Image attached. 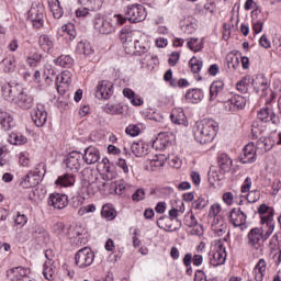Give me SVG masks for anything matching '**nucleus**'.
<instances>
[{
  "instance_id": "nucleus-1",
  "label": "nucleus",
  "mask_w": 281,
  "mask_h": 281,
  "mask_svg": "<svg viewBox=\"0 0 281 281\" xmlns=\"http://www.w3.org/2000/svg\"><path fill=\"white\" fill-rule=\"evenodd\" d=\"M258 214L261 227L251 228L247 234V244L250 249H261L265 241L269 240L273 232H276V220L273 218L276 211L273 207L261 204L258 209Z\"/></svg>"
},
{
  "instance_id": "nucleus-2",
  "label": "nucleus",
  "mask_w": 281,
  "mask_h": 281,
  "mask_svg": "<svg viewBox=\"0 0 281 281\" xmlns=\"http://www.w3.org/2000/svg\"><path fill=\"white\" fill-rule=\"evenodd\" d=\"M218 133V123L213 119H204L193 126V136L199 144H211Z\"/></svg>"
},
{
  "instance_id": "nucleus-3",
  "label": "nucleus",
  "mask_w": 281,
  "mask_h": 281,
  "mask_svg": "<svg viewBox=\"0 0 281 281\" xmlns=\"http://www.w3.org/2000/svg\"><path fill=\"white\" fill-rule=\"evenodd\" d=\"M126 19L123 14H114L110 18L97 13L93 19V27L99 34H113L120 25H124Z\"/></svg>"
},
{
  "instance_id": "nucleus-4",
  "label": "nucleus",
  "mask_w": 281,
  "mask_h": 281,
  "mask_svg": "<svg viewBox=\"0 0 281 281\" xmlns=\"http://www.w3.org/2000/svg\"><path fill=\"white\" fill-rule=\"evenodd\" d=\"M139 37L134 40V49L136 56H143L140 63H159V59L154 54H150V37L139 33Z\"/></svg>"
},
{
  "instance_id": "nucleus-5",
  "label": "nucleus",
  "mask_w": 281,
  "mask_h": 281,
  "mask_svg": "<svg viewBox=\"0 0 281 281\" xmlns=\"http://www.w3.org/2000/svg\"><path fill=\"white\" fill-rule=\"evenodd\" d=\"M207 256L209 265H211V267H221V265H225V260H227L225 244H223V241H217L212 245Z\"/></svg>"
},
{
  "instance_id": "nucleus-6",
  "label": "nucleus",
  "mask_w": 281,
  "mask_h": 281,
  "mask_svg": "<svg viewBox=\"0 0 281 281\" xmlns=\"http://www.w3.org/2000/svg\"><path fill=\"white\" fill-rule=\"evenodd\" d=\"M124 19L130 21V23H142V21H146V8L142 4H130L124 8Z\"/></svg>"
},
{
  "instance_id": "nucleus-7",
  "label": "nucleus",
  "mask_w": 281,
  "mask_h": 281,
  "mask_svg": "<svg viewBox=\"0 0 281 281\" xmlns=\"http://www.w3.org/2000/svg\"><path fill=\"white\" fill-rule=\"evenodd\" d=\"M251 87L255 89L257 93H262V95H268L267 102H272L276 98L271 88H269V80L263 77V75H257L256 77H251Z\"/></svg>"
},
{
  "instance_id": "nucleus-8",
  "label": "nucleus",
  "mask_w": 281,
  "mask_h": 281,
  "mask_svg": "<svg viewBox=\"0 0 281 281\" xmlns=\"http://www.w3.org/2000/svg\"><path fill=\"white\" fill-rule=\"evenodd\" d=\"M93 260H95V254L90 247L81 248L75 255V263L79 269H87V267H91L93 265Z\"/></svg>"
},
{
  "instance_id": "nucleus-9",
  "label": "nucleus",
  "mask_w": 281,
  "mask_h": 281,
  "mask_svg": "<svg viewBox=\"0 0 281 281\" xmlns=\"http://www.w3.org/2000/svg\"><path fill=\"white\" fill-rule=\"evenodd\" d=\"M41 168H45L43 165H38L34 170H31L26 176L22 178L21 186L22 188H34L38 186L45 177V173L41 171Z\"/></svg>"
},
{
  "instance_id": "nucleus-10",
  "label": "nucleus",
  "mask_w": 281,
  "mask_h": 281,
  "mask_svg": "<svg viewBox=\"0 0 281 281\" xmlns=\"http://www.w3.org/2000/svg\"><path fill=\"white\" fill-rule=\"evenodd\" d=\"M228 221L234 227H239L241 232L247 229V212L241 207H234L231 210Z\"/></svg>"
},
{
  "instance_id": "nucleus-11",
  "label": "nucleus",
  "mask_w": 281,
  "mask_h": 281,
  "mask_svg": "<svg viewBox=\"0 0 281 281\" xmlns=\"http://www.w3.org/2000/svg\"><path fill=\"white\" fill-rule=\"evenodd\" d=\"M67 170L78 172L85 166V154L80 151H71L64 161Z\"/></svg>"
},
{
  "instance_id": "nucleus-12",
  "label": "nucleus",
  "mask_w": 281,
  "mask_h": 281,
  "mask_svg": "<svg viewBox=\"0 0 281 281\" xmlns=\"http://www.w3.org/2000/svg\"><path fill=\"white\" fill-rule=\"evenodd\" d=\"M1 91L4 100L14 104L23 91V86L19 83H4Z\"/></svg>"
},
{
  "instance_id": "nucleus-13",
  "label": "nucleus",
  "mask_w": 281,
  "mask_h": 281,
  "mask_svg": "<svg viewBox=\"0 0 281 281\" xmlns=\"http://www.w3.org/2000/svg\"><path fill=\"white\" fill-rule=\"evenodd\" d=\"M64 238L74 245H85V228L80 225L68 226Z\"/></svg>"
},
{
  "instance_id": "nucleus-14",
  "label": "nucleus",
  "mask_w": 281,
  "mask_h": 281,
  "mask_svg": "<svg viewBox=\"0 0 281 281\" xmlns=\"http://www.w3.org/2000/svg\"><path fill=\"white\" fill-rule=\"evenodd\" d=\"M247 105V98L239 95V94H232L228 100L224 102L225 111L229 113H234V111H239L245 109Z\"/></svg>"
},
{
  "instance_id": "nucleus-15",
  "label": "nucleus",
  "mask_w": 281,
  "mask_h": 281,
  "mask_svg": "<svg viewBox=\"0 0 281 281\" xmlns=\"http://www.w3.org/2000/svg\"><path fill=\"white\" fill-rule=\"evenodd\" d=\"M27 18L34 27H43V5L41 3H33L29 10Z\"/></svg>"
},
{
  "instance_id": "nucleus-16",
  "label": "nucleus",
  "mask_w": 281,
  "mask_h": 281,
  "mask_svg": "<svg viewBox=\"0 0 281 281\" xmlns=\"http://www.w3.org/2000/svg\"><path fill=\"white\" fill-rule=\"evenodd\" d=\"M94 95L98 100H109L113 95V82L109 80L99 81Z\"/></svg>"
},
{
  "instance_id": "nucleus-17",
  "label": "nucleus",
  "mask_w": 281,
  "mask_h": 281,
  "mask_svg": "<svg viewBox=\"0 0 281 281\" xmlns=\"http://www.w3.org/2000/svg\"><path fill=\"white\" fill-rule=\"evenodd\" d=\"M72 74L69 70H64L61 74L56 76V87L60 95L67 93L69 87H71Z\"/></svg>"
},
{
  "instance_id": "nucleus-18",
  "label": "nucleus",
  "mask_w": 281,
  "mask_h": 281,
  "mask_svg": "<svg viewBox=\"0 0 281 281\" xmlns=\"http://www.w3.org/2000/svg\"><path fill=\"white\" fill-rule=\"evenodd\" d=\"M31 117L35 126L41 128L47 123V110L45 105L37 103L36 106L31 111Z\"/></svg>"
},
{
  "instance_id": "nucleus-19",
  "label": "nucleus",
  "mask_w": 281,
  "mask_h": 281,
  "mask_svg": "<svg viewBox=\"0 0 281 281\" xmlns=\"http://www.w3.org/2000/svg\"><path fill=\"white\" fill-rule=\"evenodd\" d=\"M252 276L255 281H266L269 278V269L267 268V260L259 259L256 263Z\"/></svg>"
},
{
  "instance_id": "nucleus-20",
  "label": "nucleus",
  "mask_w": 281,
  "mask_h": 281,
  "mask_svg": "<svg viewBox=\"0 0 281 281\" xmlns=\"http://www.w3.org/2000/svg\"><path fill=\"white\" fill-rule=\"evenodd\" d=\"M256 145L248 143L244 148L239 157L240 164H254L256 161Z\"/></svg>"
},
{
  "instance_id": "nucleus-21",
  "label": "nucleus",
  "mask_w": 281,
  "mask_h": 281,
  "mask_svg": "<svg viewBox=\"0 0 281 281\" xmlns=\"http://www.w3.org/2000/svg\"><path fill=\"white\" fill-rule=\"evenodd\" d=\"M69 203V198L66 194L52 193L48 198V205L55 210H65Z\"/></svg>"
},
{
  "instance_id": "nucleus-22",
  "label": "nucleus",
  "mask_w": 281,
  "mask_h": 281,
  "mask_svg": "<svg viewBox=\"0 0 281 281\" xmlns=\"http://www.w3.org/2000/svg\"><path fill=\"white\" fill-rule=\"evenodd\" d=\"M266 104L267 105L257 113V117L260 122H265V124H267V122L276 124V112H273V108H271V101L267 102L266 99Z\"/></svg>"
},
{
  "instance_id": "nucleus-23",
  "label": "nucleus",
  "mask_w": 281,
  "mask_h": 281,
  "mask_svg": "<svg viewBox=\"0 0 281 281\" xmlns=\"http://www.w3.org/2000/svg\"><path fill=\"white\" fill-rule=\"evenodd\" d=\"M170 121L172 124H177L178 126H188L190 123L188 122V116H186V112L181 108H175L170 113Z\"/></svg>"
},
{
  "instance_id": "nucleus-24",
  "label": "nucleus",
  "mask_w": 281,
  "mask_h": 281,
  "mask_svg": "<svg viewBox=\"0 0 281 281\" xmlns=\"http://www.w3.org/2000/svg\"><path fill=\"white\" fill-rule=\"evenodd\" d=\"M14 104H16V106H19L20 109L27 111L32 109V106H34V97L27 94V92H25V89H23L18 97V100H15Z\"/></svg>"
},
{
  "instance_id": "nucleus-25",
  "label": "nucleus",
  "mask_w": 281,
  "mask_h": 281,
  "mask_svg": "<svg viewBox=\"0 0 281 281\" xmlns=\"http://www.w3.org/2000/svg\"><path fill=\"white\" fill-rule=\"evenodd\" d=\"M98 161H100V150L93 146L86 148L83 154V164L91 166L93 164H98Z\"/></svg>"
},
{
  "instance_id": "nucleus-26",
  "label": "nucleus",
  "mask_w": 281,
  "mask_h": 281,
  "mask_svg": "<svg viewBox=\"0 0 281 281\" xmlns=\"http://www.w3.org/2000/svg\"><path fill=\"white\" fill-rule=\"evenodd\" d=\"M82 180L87 181L88 183V194L93 195L95 193H92L93 190H95V187H93V183H95V170L91 168H85L81 171Z\"/></svg>"
},
{
  "instance_id": "nucleus-27",
  "label": "nucleus",
  "mask_w": 281,
  "mask_h": 281,
  "mask_svg": "<svg viewBox=\"0 0 281 281\" xmlns=\"http://www.w3.org/2000/svg\"><path fill=\"white\" fill-rule=\"evenodd\" d=\"M76 26L71 23L64 24L57 31V35L66 41H74V38H76Z\"/></svg>"
},
{
  "instance_id": "nucleus-28",
  "label": "nucleus",
  "mask_w": 281,
  "mask_h": 281,
  "mask_svg": "<svg viewBox=\"0 0 281 281\" xmlns=\"http://www.w3.org/2000/svg\"><path fill=\"white\" fill-rule=\"evenodd\" d=\"M27 273H30V269L23 267H15L8 270L7 276L10 280H25L27 278Z\"/></svg>"
},
{
  "instance_id": "nucleus-29",
  "label": "nucleus",
  "mask_w": 281,
  "mask_h": 281,
  "mask_svg": "<svg viewBox=\"0 0 281 281\" xmlns=\"http://www.w3.org/2000/svg\"><path fill=\"white\" fill-rule=\"evenodd\" d=\"M38 45L42 52L52 54V52H54V37L43 34L38 37Z\"/></svg>"
},
{
  "instance_id": "nucleus-30",
  "label": "nucleus",
  "mask_w": 281,
  "mask_h": 281,
  "mask_svg": "<svg viewBox=\"0 0 281 281\" xmlns=\"http://www.w3.org/2000/svg\"><path fill=\"white\" fill-rule=\"evenodd\" d=\"M211 229L216 236H223L227 233V224L223 217H215L212 221Z\"/></svg>"
},
{
  "instance_id": "nucleus-31",
  "label": "nucleus",
  "mask_w": 281,
  "mask_h": 281,
  "mask_svg": "<svg viewBox=\"0 0 281 281\" xmlns=\"http://www.w3.org/2000/svg\"><path fill=\"white\" fill-rule=\"evenodd\" d=\"M137 36H139V31H133L128 26L123 27L120 33V40L123 45H126V43H133L134 38L136 40Z\"/></svg>"
},
{
  "instance_id": "nucleus-32",
  "label": "nucleus",
  "mask_w": 281,
  "mask_h": 281,
  "mask_svg": "<svg viewBox=\"0 0 281 281\" xmlns=\"http://www.w3.org/2000/svg\"><path fill=\"white\" fill-rule=\"evenodd\" d=\"M252 181L250 177H246V179L244 180L243 184H241V193L243 194H247V199L249 201V203H256V201H258V198H251L254 196V194H256V191H251V186H252Z\"/></svg>"
},
{
  "instance_id": "nucleus-33",
  "label": "nucleus",
  "mask_w": 281,
  "mask_h": 281,
  "mask_svg": "<svg viewBox=\"0 0 281 281\" xmlns=\"http://www.w3.org/2000/svg\"><path fill=\"white\" fill-rule=\"evenodd\" d=\"M276 146V140H273V136L261 137L257 142V148L261 150V153H269L271 148Z\"/></svg>"
},
{
  "instance_id": "nucleus-34",
  "label": "nucleus",
  "mask_w": 281,
  "mask_h": 281,
  "mask_svg": "<svg viewBox=\"0 0 281 281\" xmlns=\"http://www.w3.org/2000/svg\"><path fill=\"white\" fill-rule=\"evenodd\" d=\"M155 150H166L170 146V137L166 134H159L151 144Z\"/></svg>"
},
{
  "instance_id": "nucleus-35",
  "label": "nucleus",
  "mask_w": 281,
  "mask_h": 281,
  "mask_svg": "<svg viewBox=\"0 0 281 281\" xmlns=\"http://www.w3.org/2000/svg\"><path fill=\"white\" fill-rule=\"evenodd\" d=\"M203 90L201 89H189L186 92V99L188 100V102H191V104H199V102L203 100Z\"/></svg>"
},
{
  "instance_id": "nucleus-36",
  "label": "nucleus",
  "mask_w": 281,
  "mask_h": 281,
  "mask_svg": "<svg viewBox=\"0 0 281 281\" xmlns=\"http://www.w3.org/2000/svg\"><path fill=\"white\" fill-rule=\"evenodd\" d=\"M56 186H60V188H71L74 183H76V176L72 173H66L57 178L55 181Z\"/></svg>"
},
{
  "instance_id": "nucleus-37",
  "label": "nucleus",
  "mask_w": 281,
  "mask_h": 281,
  "mask_svg": "<svg viewBox=\"0 0 281 281\" xmlns=\"http://www.w3.org/2000/svg\"><path fill=\"white\" fill-rule=\"evenodd\" d=\"M0 124L3 131H10L14 126V119L11 113L0 111Z\"/></svg>"
},
{
  "instance_id": "nucleus-38",
  "label": "nucleus",
  "mask_w": 281,
  "mask_h": 281,
  "mask_svg": "<svg viewBox=\"0 0 281 281\" xmlns=\"http://www.w3.org/2000/svg\"><path fill=\"white\" fill-rule=\"evenodd\" d=\"M93 47L91 46V43L87 41H81L77 44V54H82L87 58L93 56Z\"/></svg>"
},
{
  "instance_id": "nucleus-39",
  "label": "nucleus",
  "mask_w": 281,
  "mask_h": 281,
  "mask_svg": "<svg viewBox=\"0 0 281 281\" xmlns=\"http://www.w3.org/2000/svg\"><path fill=\"white\" fill-rule=\"evenodd\" d=\"M224 89H225V83L223 81H214L210 86V100H211V102L213 100H216V98H218V95H221V92L224 91Z\"/></svg>"
},
{
  "instance_id": "nucleus-40",
  "label": "nucleus",
  "mask_w": 281,
  "mask_h": 281,
  "mask_svg": "<svg viewBox=\"0 0 281 281\" xmlns=\"http://www.w3.org/2000/svg\"><path fill=\"white\" fill-rule=\"evenodd\" d=\"M220 170H222V172H229L232 170V158H229V156H227V154H222L218 156V160H217Z\"/></svg>"
},
{
  "instance_id": "nucleus-41",
  "label": "nucleus",
  "mask_w": 281,
  "mask_h": 281,
  "mask_svg": "<svg viewBox=\"0 0 281 281\" xmlns=\"http://www.w3.org/2000/svg\"><path fill=\"white\" fill-rule=\"evenodd\" d=\"M131 150L135 157H144V155L148 154V147H146V144L142 140L133 143Z\"/></svg>"
},
{
  "instance_id": "nucleus-42",
  "label": "nucleus",
  "mask_w": 281,
  "mask_h": 281,
  "mask_svg": "<svg viewBox=\"0 0 281 281\" xmlns=\"http://www.w3.org/2000/svg\"><path fill=\"white\" fill-rule=\"evenodd\" d=\"M108 115H124V105L106 103L103 108Z\"/></svg>"
},
{
  "instance_id": "nucleus-43",
  "label": "nucleus",
  "mask_w": 281,
  "mask_h": 281,
  "mask_svg": "<svg viewBox=\"0 0 281 281\" xmlns=\"http://www.w3.org/2000/svg\"><path fill=\"white\" fill-rule=\"evenodd\" d=\"M116 167L119 168V171L121 172V175H123V177L125 179H128L131 177V169L133 167H131L128 165V162L126 161V159L124 158H119L116 160Z\"/></svg>"
},
{
  "instance_id": "nucleus-44",
  "label": "nucleus",
  "mask_w": 281,
  "mask_h": 281,
  "mask_svg": "<svg viewBox=\"0 0 281 281\" xmlns=\"http://www.w3.org/2000/svg\"><path fill=\"white\" fill-rule=\"evenodd\" d=\"M48 5L50 8V12L53 13L54 19H61L64 11L63 7H60L59 0H49Z\"/></svg>"
},
{
  "instance_id": "nucleus-45",
  "label": "nucleus",
  "mask_w": 281,
  "mask_h": 281,
  "mask_svg": "<svg viewBox=\"0 0 281 281\" xmlns=\"http://www.w3.org/2000/svg\"><path fill=\"white\" fill-rule=\"evenodd\" d=\"M146 126L144 124H131L125 128L126 135H130V137H137V135H140L145 131Z\"/></svg>"
},
{
  "instance_id": "nucleus-46",
  "label": "nucleus",
  "mask_w": 281,
  "mask_h": 281,
  "mask_svg": "<svg viewBox=\"0 0 281 281\" xmlns=\"http://www.w3.org/2000/svg\"><path fill=\"white\" fill-rule=\"evenodd\" d=\"M8 142L13 146H23V144H27V137L23 136L21 133H11Z\"/></svg>"
},
{
  "instance_id": "nucleus-47",
  "label": "nucleus",
  "mask_w": 281,
  "mask_h": 281,
  "mask_svg": "<svg viewBox=\"0 0 281 281\" xmlns=\"http://www.w3.org/2000/svg\"><path fill=\"white\" fill-rule=\"evenodd\" d=\"M101 216H103V218H105L106 221H113L115 216H117V212L113 207V204L103 205Z\"/></svg>"
},
{
  "instance_id": "nucleus-48",
  "label": "nucleus",
  "mask_w": 281,
  "mask_h": 281,
  "mask_svg": "<svg viewBox=\"0 0 281 281\" xmlns=\"http://www.w3.org/2000/svg\"><path fill=\"white\" fill-rule=\"evenodd\" d=\"M78 3L85 8H89V10L97 11L102 8L104 0H78Z\"/></svg>"
},
{
  "instance_id": "nucleus-49",
  "label": "nucleus",
  "mask_w": 281,
  "mask_h": 281,
  "mask_svg": "<svg viewBox=\"0 0 281 281\" xmlns=\"http://www.w3.org/2000/svg\"><path fill=\"white\" fill-rule=\"evenodd\" d=\"M55 64L59 67H65L66 69H69L74 67V58L69 55H60L55 59Z\"/></svg>"
},
{
  "instance_id": "nucleus-50",
  "label": "nucleus",
  "mask_w": 281,
  "mask_h": 281,
  "mask_svg": "<svg viewBox=\"0 0 281 281\" xmlns=\"http://www.w3.org/2000/svg\"><path fill=\"white\" fill-rule=\"evenodd\" d=\"M103 162H104V170H105V173L103 175V179H105L106 181H113V179H117V170L106 165L109 164V159L105 158Z\"/></svg>"
},
{
  "instance_id": "nucleus-51",
  "label": "nucleus",
  "mask_w": 281,
  "mask_h": 281,
  "mask_svg": "<svg viewBox=\"0 0 281 281\" xmlns=\"http://www.w3.org/2000/svg\"><path fill=\"white\" fill-rule=\"evenodd\" d=\"M187 47L194 53L201 52V49H203V40H199V37H191L187 42Z\"/></svg>"
},
{
  "instance_id": "nucleus-52",
  "label": "nucleus",
  "mask_w": 281,
  "mask_h": 281,
  "mask_svg": "<svg viewBox=\"0 0 281 281\" xmlns=\"http://www.w3.org/2000/svg\"><path fill=\"white\" fill-rule=\"evenodd\" d=\"M249 85H251V76L247 75L236 83V89L240 93H247Z\"/></svg>"
},
{
  "instance_id": "nucleus-53",
  "label": "nucleus",
  "mask_w": 281,
  "mask_h": 281,
  "mask_svg": "<svg viewBox=\"0 0 281 281\" xmlns=\"http://www.w3.org/2000/svg\"><path fill=\"white\" fill-rule=\"evenodd\" d=\"M166 164V158L162 155H156L147 160L149 168H161Z\"/></svg>"
},
{
  "instance_id": "nucleus-54",
  "label": "nucleus",
  "mask_w": 281,
  "mask_h": 281,
  "mask_svg": "<svg viewBox=\"0 0 281 281\" xmlns=\"http://www.w3.org/2000/svg\"><path fill=\"white\" fill-rule=\"evenodd\" d=\"M67 228L68 226H65V223L63 222H55L52 225V231L54 232V234L59 236V238H65L67 234Z\"/></svg>"
},
{
  "instance_id": "nucleus-55",
  "label": "nucleus",
  "mask_w": 281,
  "mask_h": 281,
  "mask_svg": "<svg viewBox=\"0 0 281 281\" xmlns=\"http://www.w3.org/2000/svg\"><path fill=\"white\" fill-rule=\"evenodd\" d=\"M54 273H56V266L54 263L45 262L43 276L46 280H54Z\"/></svg>"
},
{
  "instance_id": "nucleus-56",
  "label": "nucleus",
  "mask_w": 281,
  "mask_h": 281,
  "mask_svg": "<svg viewBox=\"0 0 281 281\" xmlns=\"http://www.w3.org/2000/svg\"><path fill=\"white\" fill-rule=\"evenodd\" d=\"M16 157L19 159V164L23 168H30L32 166V160L30 159V153H27V151H20L16 155Z\"/></svg>"
},
{
  "instance_id": "nucleus-57",
  "label": "nucleus",
  "mask_w": 281,
  "mask_h": 281,
  "mask_svg": "<svg viewBox=\"0 0 281 281\" xmlns=\"http://www.w3.org/2000/svg\"><path fill=\"white\" fill-rule=\"evenodd\" d=\"M192 74H199L203 69V61L196 57H192L189 61Z\"/></svg>"
},
{
  "instance_id": "nucleus-58",
  "label": "nucleus",
  "mask_w": 281,
  "mask_h": 281,
  "mask_svg": "<svg viewBox=\"0 0 281 281\" xmlns=\"http://www.w3.org/2000/svg\"><path fill=\"white\" fill-rule=\"evenodd\" d=\"M41 60H43V55L40 53H34L26 58V64H29L30 67H36L41 64Z\"/></svg>"
},
{
  "instance_id": "nucleus-59",
  "label": "nucleus",
  "mask_w": 281,
  "mask_h": 281,
  "mask_svg": "<svg viewBox=\"0 0 281 281\" xmlns=\"http://www.w3.org/2000/svg\"><path fill=\"white\" fill-rule=\"evenodd\" d=\"M184 225H187V227H196V225H199V221H196V217L192 211L184 215Z\"/></svg>"
},
{
  "instance_id": "nucleus-60",
  "label": "nucleus",
  "mask_w": 281,
  "mask_h": 281,
  "mask_svg": "<svg viewBox=\"0 0 281 281\" xmlns=\"http://www.w3.org/2000/svg\"><path fill=\"white\" fill-rule=\"evenodd\" d=\"M2 64L4 65L3 71H5V74H10V71H14V68L16 67V59H14V57H10L4 59Z\"/></svg>"
},
{
  "instance_id": "nucleus-61",
  "label": "nucleus",
  "mask_w": 281,
  "mask_h": 281,
  "mask_svg": "<svg viewBox=\"0 0 281 281\" xmlns=\"http://www.w3.org/2000/svg\"><path fill=\"white\" fill-rule=\"evenodd\" d=\"M239 65H240V59L238 58V56L233 54L227 55L228 69H238Z\"/></svg>"
},
{
  "instance_id": "nucleus-62",
  "label": "nucleus",
  "mask_w": 281,
  "mask_h": 281,
  "mask_svg": "<svg viewBox=\"0 0 281 281\" xmlns=\"http://www.w3.org/2000/svg\"><path fill=\"white\" fill-rule=\"evenodd\" d=\"M181 32H183V34H194V32H196V23L186 22L181 25Z\"/></svg>"
},
{
  "instance_id": "nucleus-63",
  "label": "nucleus",
  "mask_w": 281,
  "mask_h": 281,
  "mask_svg": "<svg viewBox=\"0 0 281 281\" xmlns=\"http://www.w3.org/2000/svg\"><path fill=\"white\" fill-rule=\"evenodd\" d=\"M194 281H218L216 278L207 279L203 270H196L194 273Z\"/></svg>"
},
{
  "instance_id": "nucleus-64",
  "label": "nucleus",
  "mask_w": 281,
  "mask_h": 281,
  "mask_svg": "<svg viewBox=\"0 0 281 281\" xmlns=\"http://www.w3.org/2000/svg\"><path fill=\"white\" fill-rule=\"evenodd\" d=\"M165 82H168L171 87H177V79L172 78V69H168L164 75Z\"/></svg>"
}]
</instances>
